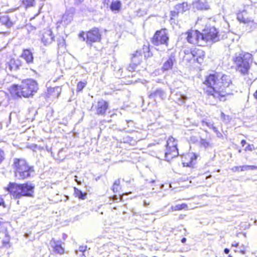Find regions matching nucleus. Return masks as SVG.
<instances>
[{"mask_svg": "<svg viewBox=\"0 0 257 257\" xmlns=\"http://www.w3.org/2000/svg\"><path fill=\"white\" fill-rule=\"evenodd\" d=\"M176 61L175 53H171L169 56V58L165 61L162 66V69L164 71H167L172 68L174 63Z\"/></svg>", "mask_w": 257, "mask_h": 257, "instance_id": "14", "label": "nucleus"}, {"mask_svg": "<svg viewBox=\"0 0 257 257\" xmlns=\"http://www.w3.org/2000/svg\"><path fill=\"white\" fill-rule=\"evenodd\" d=\"M204 32L208 41L216 42L220 40L218 31L214 27H207Z\"/></svg>", "mask_w": 257, "mask_h": 257, "instance_id": "9", "label": "nucleus"}, {"mask_svg": "<svg viewBox=\"0 0 257 257\" xmlns=\"http://www.w3.org/2000/svg\"><path fill=\"white\" fill-rule=\"evenodd\" d=\"M84 0H75V3L77 5H79L81 4Z\"/></svg>", "mask_w": 257, "mask_h": 257, "instance_id": "51", "label": "nucleus"}, {"mask_svg": "<svg viewBox=\"0 0 257 257\" xmlns=\"http://www.w3.org/2000/svg\"><path fill=\"white\" fill-rule=\"evenodd\" d=\"M86 42L88 45H91L92 43L99 42L101 35L98 28H94L86 33Z\"/></svg>", "mask_w": 257, "mask_h": 257, "instance_id": "8", "label": "nucleus"}, {"mask_svg": "<svg viewBox=\"0 0 257 257\" xmlns=\"http://www.w3.org/2000/svg\"><path fill=\"white\" fill-rule=\"evenodd\" d=\"M119 184H120V180H119V179H117L115 181V182L113 183V185L118 187L119 185Z\"/></svg>", "mask_w": 257, "mask_h": 257, "instance_id": "48", "label": "nucleus"}, {"mask_svg": "<svg viewBox=\"0 0 257 257\" xmlns=\"http://www.w3.org/2000/svg\"><path fill=\"white\" fill-rule=\"evenodd\" d=\"M27 28L28 31H32L35 30L36 28L31 25H27Z\"/></svg>", "mask_w": 257, "mask_h": 257, "instance_id": "46", "label": "nucleus"}, {"mask_svg": "<svg viewBox=\"0 0 257 257\" xmlns=\"http://www.w3.org/2000/svg\"><path fill=\"white\" fill-rule=\"evenodd\" d=\"M149 97L151 99H156L159 98L162 100L165 99L166 97V94L165 91L161 88L157 89L155 90L152 91Z\"/></svg>", "mask_w": 257, "mask_h": 257, "instance_id": "16", "label": "nucleus"}, {"mask_svg": "<svg viewBox=\"0 0 257 257\" xmlns=\"http://www.w3.org/2000/svg\"><path fill=\"white\" fill-rule=\"evenodd\" d=\"M186 241V238H185V237H183L182 239H181V242L182 243H185V242Z\"/></svg>", "mask_w": 257, "mask_h": 257, "instance_id": "57", "label": "nucleus"}, {"mask_svg": "<svg viewBox=\"0 0 257 257\" xmlns=\"http://www.w3.org/2000/svg\"><path fill=\"white\" fill-rule=\"evenodd\" d=\"M171 93L173 97V99L179 104L184 103L187 99L186 96L181 94L180 92H175V90L171 89Z\"/></svg>", "mask_w": 257, "mask_h": 257, "instance_id": "15", "label": "nucleus"}, {"mask_svg": "<svg viewBox=\"0 0 257 257\" xmlns=\"http://www.w3.org/2000/svg\"><path fill=\"white\" fill-rule=\"evenodd\" d=\"M144 205L145 206H147L148 205H149V203H147L146 201H144Z\"/></svg>", "mask_w": 257, "mask_h": 257, "instance_id": "58", "label": "nucleus"}, {"mask_svg": "<svg viewBox=\"0 0 257 257\" xmlns=\"http://www.w3.org/2000/svg\"><path fill=\"white\" fill-rule=\"evenodd\" d=\"M203 88L210 103L215 104L224 101L233 94L234 86L229 76L219 73L211 74L205 78Z\"/></svg>", "mask_w": 257, "mask_h": 257, "instance_id": "1", "label": "nucleus"}, {"mask_svg": "<svg viewBox=\"0 0 257 257\" xmlns=\"http://www.w3.org/2000/svg\"><path fill=\"white\" fill-rule=\"evenodd\" d=\"M112 1V0H103V3L108 7L111 3Z\"/></svg>", "mask_w": 257, "mask_h": 257, "instance_id": "43", "label": "nucleus"}, {"mask_svg": "<svg viewBox=\"0 0 257 257\" xmlns=\"http://www.w3.org/2000/svg\"><path fill=\"white\" fill-rule=\"evenodd\" d=\"M52 90V92L54 93V96L58 97L61 92V88L59 86H57L53 88H51L50 90Z\"/></svg>", "mask_w": 257, "mask_h": 257, "instance_id": "31", "label": "nucleus"}, {"mask_svg": "<svg viewBox=\"0 0 257 257\" xmlns=\"http://www.w3.org/2000/svg\"><path fill=\"white\" fill-rule=\"evenodd\" d=\"M240 169V166H235L231 169V170L233 172L238 171Z\"/></svg>", "mask_w": 257, "mask_h": 257, "instance_id": "47", "label": "nucleus"}, {"mask_svg": "<svg viewBox=\"0 0 257 257\" xmlns=\"http://www.w3.org/2000/svg\"><path fill=\"white\" fill-rule=\"evenodd\" d=\"M86 83L84 82L80 81L78 83L77 85V91H81L86 86Z\"/></svg>", "mask_w": 257, "mask_h": 257, "instance_id": "35", "label": "nucleus"}, {"mask_svg": "<svg viewBox=\"0 0 257 257\" xmlns=\"http://www.w3.org/2000/svg\"><path fill=\"white\" fill-rule=\"evenodd\" d=\"M35 185L31 183L24 184L10 183L7 190L14 198H20L22 196H34Z\"/></svg>", "mask_w": 257, "mask_h": 257, "instance_id": "4", "label": "nucleus"}, {"mask_svg": "<svg viewBox=\"0 0 257 257\" xmlns=\"http://www.w3.org/2000/svg\"><path fill=\"white\" fill-rule=\"evenodd\" d=\"M179 155L177 146L172 145L167 147V151L165 153L166 159L169 161L170 159L178 156Z\"/></svg>", "mask_w": 257, "mask_h": 257, "instance_id": "12", "label": "nucleus"}, {"mask_svg": "<svg viewBox=\"0 0 257 257\" xmlns=\"http://www.w3.org/2000/svg\"><path fill=\"white\" fill-rule=\"evenodd\" d=\"M172 145L177 146V143L175 142V139L172 137H169L167 142V147L172 146Z\"/></svg>", "mask_w": 257, "mask_h": 257, "instance_id": "33", "label": "nucleus"}, {"mask_svg": "<svg viewBox=\"0 0 257 257\" xmlns=\"http://www.w3.org/2000/svg\"><path fill=\"white\" fill-rule=\"evenodd\" d=\"M228 257H232V256L230 254L228 255Z\"/></svg>", "mask_w": 257, "mask_h": 257, "instance_id": "64", "label": "nucleus"}, {"mask_svg": "<svg viewBox=\"0 0 257 257\" xmlns=\"http://www.w3.org/2000/svg\"><path fill=\"white\" fill-rule=\"evenodd\" d=\"M74 195L75 197H77L81 199H84L86 197V196L87 195L85 193H83L81 190H79L78 189L76 188V187H74Z\"/></svg>", "mask_w": 257, "mask_h": 257, "instance_id": "27", "label": "nucleus"}, {"mask_svg": "<svg viewBox=\"0 0 257 257\" xmlns=\"http://www.w3.org/2000/svg\"><path fill=\"white\" fill-rule=\"evenodd\" d=\"M142 55L141 51H137L135 53L133 54L132 57V64L130 67L133 69L135 67L139 64L142 60Z\"/></svg>", "mask_w": 257, "mask_h": 257, "instance_id": "17", "label": "nucleus"}, {"mask_svg": "<svg viewBox=\"0 0 257 257\" xmlns=\"http://www.w3.org/2000/svg\"><path fill=\"white\" fill-rule=\"evenodd\" d=\"M169 40L168 30L166 29H162L155 33L152 38V42L156 46L163 45L167 47L168 45Z\"/></svg>", "mask_w": 257, "mask_h": 257, "instance_id": "6", "label": "nucleus"}, {"mask_svg": "<svg viewBox=\"0 0 257 257\" xmlns=\"http://www.w3.org/2000/svg\"><path fill=\"white\" fill-rule=\"evenodd\" d=\"M0 206H3L4 207H6V205L4 199L0 196Z\"/></svg>", "mask_w": 257, "mask_h": 257, "instance_id": "45", "label": "nucleus"}, {"mask_svg": "<svg viewBox=\"0 0 257 257\" xmlns=\"http://www.w3.org/2000/svg\"><path fill=\"white\" fill-rule=\"evenodd\" d=\"M237 19L239 22L244 24L249 23L250 21V19L248 16L246 10H244L242 12L238 13L237 15Z\"/></svg>", "mask_w": 257, "mask_h": 257, "instance_id": "21", "label": "nucleus"}, {"mask_svg": "<svg viewBox=\"0 0 257 257\" xmlns=\"http://www.w3.org/2000/svg\"><path fill=\"white\" fill-rule=\"evenodd\" d=\"M117 187H118L117 186H114L113 185L112 190L114 192L117 191Z\"/></svg>", "mask_w": 257, "mask_h": 257, "instance_id": "50", "label": "nucleus"}, {"mask_svg": "<svg viewBox=\"0 0 257 257\" xmlns=\"http://www.w3.org/2000/svg\"><path fill=\"white\" fill-rule=\"evenodd\" d=\"M240 170L241 171H245L248 170V165H243L240 166Z\"/></svg>", "mask_w": 257, "mask_h": 257, "instance_id": "41", "label": "nucleus"}, {"mask_svg": "<svg viewBox=\"0 0 257 257\" xmlns=\"http://www.w3.org/2000/svg\"><path fill=\"white\" fill-rule=\"evenodd\" d=\"M21 57L23 58L28 64L33 63L34 57L32 52L29 49L24 50Z\"/></svg>", "mask_w": 257, "mask_h": 257, "instance_id": "19", "label": "nucleus"}, {"mask_svg": "<svg viewBox=\"0 0 257 257\" xmlns=\"http://www.w3.org/2000/svg\"><path fill=\"white\" fill-rule=\"evenodd\" d=\"M224 252L226 254H228L229 252V249L227 248H225L224 250Z\"/></svg>", "mask_w": 257, "mask_h": 257, "instance_id": "53", "label": "nucleus"}, {"mask_svg": "<svg viewBox=\"0 0 257 257\" xmlns=\"http://www.w3.org/2000/svg\"><path fill=\"white\" fill-rule=\"evenodd\" d=\"M57 41L59 47H62L65 45V40L63 37L58 38Z\"/></svg>", "mask_w": 257, "mask_h": 257, "instance_id": "32", "label": "nucleus"}, {"mask_svg": "<svg viewBox=\"0 0 257 257\" xmlns=\"http://www.w3.org/2000/svg\"><path fill=\"white\" fill-rule=\"evenodd\" d=\"M211 128L213 130V131L214 132H217V131H218V130H217V128L215 126H213Z\"/></svg>", "mask_w": 257, "mask_h": 257, "instance_id": "56", "label": "nucleus"}, {"mask_svg": "<svg viewBox=\"0 0 257 257\" xmlns=\"http://www.w3.org/2000/svg\"><path fill=\"white\" fill-rule=\"evenodd\" d=\"M112 199L113 201H116L118 199V198L116 195H114L112 197Z\"/></svg>", "mask_w": 257, "mask_h": 257, "instance_id": "55", "label": "nucleus"}, {"mask_svg": "<svg viewBox=\"0 0 257 257\" xmlns=\"http://www.w3.org/2000/svg\"><path fill=\"white\" fill-rule=\"evenodd\" d=\"M0 23L6 26L7 28H10L14 24L11 17L8 15L0 16Z\"/></svg>", "mask_w": 257, "mask_h": 257, "instance_id": "20", "label": "nucleus"}, {"mask_svg": "<svg viewBox=\"0 0 257 257\" xmlns=\"http://www.w3.org/2000/svg\"><path fill=\"white\" fill-rule=\"evenodd\" d=\"M73 19V14L66 12L62 17V21L66 24H68L71 22Z\"/></svg>", "mask_w": 257, "mask_h": 257, "instance_id": "26", "label": "nucleus"}, {"mask_svg": "<svg viewBox=\"0 0 257 257\" xmlns=\"http://www.w3.org/2000/svg\"><path fill=\"white\" fill-rule=\"evenodd\" d=\"M108 107V103L103 99H101L98 101L96 106V113L98 115H103L105 113Z\"/></svg>", "mask_w": 257, "mask_h": 257, "instance_id": "11", "label": "nucleus"}, {"mask_svg": "<svg viewBox=\"0 0 257 257\" xmlns=\"http://www.w3.org/2000/svg\"><path fill=\"white\" fill-rule=\"evenodd\" d=\"M202 124H205L210 128H211L214 125L211 122H205L204 121H202Z\"/></svg>", "mask_w": 257, "mask_h": 257, "instance_id": "40", "label": "nucleus"}, {"mask_svg": "<svg viewBox=\"0 0 257 257\" xmlns=\"http://www.w3.org/2000/svg\"><path fill=\"white\" fill-rule=\"evenodd\" d=\"M51 246L53 248V251L57 253L62 254L64 252V249L61 246V240H56L52 238L50 242Z\"/></svg>", "mask_w": 257, "mask_h": 257, "instance_id": "13", "label": "nucleus"}, {"mask_svg": "<svg viewBox=\"0 0 257 257\" xmlns=\"http://www.w3.org/2000/svg\"><path fill=\"white\" fill-rule=\"evenodd\" d=\"M197 31H191L187 33V40L190 43L196 45L197 43Z\"/></svg>", "mask_w": 257, "mask_h": 257, "instance_id": "22", "label": "nucleus"}, {"mask_svg": "<svg viewBox=\"0 0 257 257\" xmlns=\"http://www.w3.org/2000/svg\"><path fill=\"white\" fill-rule=\"evenodd\" d=\"M87 248V246H80L79 248V250L81 252H84Z\"/></svg>", "mask_w": 257, "mask_h": 257, "instance_id": "42", "label": "nucleus"}, {"mask_svg": "<svg viewBox=\"0 0 257 257\" xmlns=\"http://www.w3.org/2000/svg\"><path fill=\"white\" fill-rule=\"evenodd\" d=\"M254 149V147L253 145L248 144L244 149L245 151H252Z\"/></svg>", "mask_w": 257, "mask_h": 257, "instance_id": "39", "label": "nucleus"}, {"mask_svg": "<svg viewBox=\"0 0 257 257\" xmlns=\"http://www.w3.org/2000/svg\"><path fill=\"white\" fill-rule=\"evenodd\" d=\"M256 169H257V166H256L248 165V170H256Z\"/></svg>", "mask_w": 257, "mask_h": 257, "instance_id": "44", "label": "nucleus"}, {"mask_svg": "<svg viewBox=\"0 0 257 257\" xmlns=\"http://www.w3.org/2000/svg\"><path fill=\"white\" fill-rule=\"evenodd\" d=\"M34 0H22L23 4L26 7L32 6L34 3Z\"/></svg>", "mask_w": 257, "mask_h": 257, "instance_id": "36", "label": "nucleus"}, {"mask_svg": "<svg viewBox=\"0 0 257 257\" xmlns=\"http://www.w3.org/2000/svg\"><path fill=\"white\" fill-rule=\"evenodd\" d=\"M203 52L199 50H191L190 53L188 54L189 55V57L193 58L194 60H196L198 63H201L203 61V58L201 56Z\"/></svg>", "mask_w": 257, "mask_h": 257, "instance_id": "18", "label": "nucleus"}, {"mask_svg": "<svg viewBox=\"0 0 257 257\" xmlns=\"http://www.w3.org/2000/svg\"><path fill=\"white\" fill-rule=\"evenodd\" d=\"M187 208V204L183 203L181 204H177L175 206H172L171 207V211L180 210Z\"/></svg>", "mask_w": 257, "mask_h": 257, "instance_id": "29", "label": "nucleus"}, {"mask_svg": "<svg viewBox=\"0 0 257 257\" xmlns=\"http://www.w3.org/2000/svg\"><path fill=\"white\" fill-rule=\"evenodd\" d=\"M197 43L196 45L199 46H203L205 43L208 42L207 38H206V35H205L204 32L201 33L198 31H197Z\"/></svg>", "mask_w": 257, "mask_h": 257, "instance_id": "23", "label": "nucleus"}, {"mask_svg": "<svg viewBox=\"0 0 257 257\" xmlns=\"http://www.w3.org/2000/svg\"><path fill=\"white\" fill-rule=\"evenodd\" d=\"M12 94L21 97H29L33 95L38 90L36 82L32 79H27L23 81L20 85L14 84L10 88Z\"/></svg>", "mask_w": 257, "mask_h": 257, "instance_id": "2", "label": "nucleus"}, {"mask_svg": "<svg viewBox=\"0 0 257 257\" xmlns=\"http://www.w3.org/2000/svg\"><path fill=\"white\" fill-rule=\"evenodd\" d=\"M5 158V154L3 150L0 149V164Z\"/></svg>", "mask_w": 257, "mask_h": 257, "instance_id": "38", "label": "nucleus"}, {"mask_svg": "<svg viewBox=\"0 0 257 257\" xmlns=\"http://www.w3.org/2000/svg\"><path fill=\"white\" fill-rule=\"evenodd\" d=\"M196 7L198 10H207L209 6L207 3H203L199 1L196 4Z\"/></svg>", "mask_w": 257, "mask_h": 257, "instance_id": "30", "label": "nucleus"}, {"mask_svg": "<svg viewBox=\"0 0 257 257\" xmlns=\"http://www.w3.org/2000/svg\"><path fill=\"white\" fill-rule=\"evenodd\" d=\"M79 37L80 38H82L83 41H85V37H84V32H82V33H80L79 35Z\"/></svg>", "mask_w": 257, "mask_h": 257, "instance_id": "49", "label": "nucleus"}, {"mask_svg": "<svg viewBox=\"0 0 257 257\" xmlns=\"http://www.w3.org/2000/svg\"><path fill=\"white\" fill-rule=\"evenodd\" d=\"M12 167L15 177L18 180H24L31 177L34 173V167L30 166L27 161L22 158H14Z\"/></svg>", "mask_w": 257, "mask_h": 257, "instance_id": "3", "label": "nucleus"}, {"mask_svg": "<svg viewBox=\"0 0 257 257\" xmlns=\"http://www.w3.org/2000/svg\"><path fill=\"white\" fill-rule=\"evenodd\" d=\"M200 144L205 148L211 147V145L210 143L205 139H201L200 140Z\"/></svg>", "mask_w": 257, "mask_h": 257, "instance_id": "34", "label": "nucleus"}, {"mask_svg": "<svg viewBox=\"0 0 257 257\" xmlns=\"http://www.w3.org/2000/svg\"><path fill=\"white\" fill-rule=\"evenodd\" d=\"M151 183H154V182H155V180H152L151 181Z\"/></svg>", "mask_w": 257, "mask_h": 257, "instance_id": "62", "label": "nucleus"}, {"mask_svg": "<svg viewBox=\"0 0 257 257\" xmlns=\"http://www.w3.org/2000/svg\"><path fill=\"white\" fill-rule=\"evenodd\" d=\"M127 123H128L129 122H132V120H126Z\"/></svg>", "mask_w": 257, "mask_h": 257, "instance_id": "61", "label": "nucleus"}, {"mask_svg": "<svg viewBox=\"0 0 257 257\" xmlns=\"http://www.w3.org/2000/svg\"><path fill=\"white\" fill-rule=\"evenodd\" d=\"M175 9L179 12V13H183L188 10V6L186 3L179 4L175 6Z\"/></svg>", "mask_w": 257, "mask_h": 257, "instance_id": "25", "label": "nucleus"}, {"mask_svg": "<svg viewBox=\"0 0 257 257\" xmlns=\"http://www.w3.org/2000/svg\"><path fill=\"white\" fill-rule=\"evenodd\" d=\"M179 14V12H178L176 10H175L174 11H172L171 12V19H175L176 17L178 16Z\"/></svg>", "mask_w": 257, "mask_h": 257, "instance_id": "37", "label": "nucleus"}, {"mask_svg": "<svg viewBox=\"0 0 257 257\" xmlns=\"http://www.w3.org/2000/svg\"><path fill=\"white\" fill-rule=\"evenodd\" d=\"M54 36L50 29L44 30L42 34L41 41L45 45L51 44L54 41Z\"/></svg>", "mask_w": 257, "mask_h": 257, "instance_id": "10", "label": "nucleus"}, {"mask_svg": "<svg viewBox=\"0 0 257 257\" xmlns=\"http://www.w3.org/2000/svg\"><path fill=\"white\" fill-rule=\"evenodd\" d=\"M75 181L78 184L80 185L81 184V182L80 181H78V179H76V178H77L76 176H75Z\"/></svg>", "mask_w": 257, "mask_h": 257, "instance_id": "54", "label": "nucleus"}, {"mask_svg": "<svg viewBox=\"0 0 257 257\" xmlns=\"http://www.w3.org/2000/svg\"><path fill=\"white\" fill-rule=\"evenodd\" d=\"M22 65V62L19 59L13 58L8 59L5 64V69L7 72L16 73Z\"/></svg>", "mask_w": 257, "mask_h": 257, "instance_id": "7", "label": "nucleus"}, {"mask_svg": "<svg viewBox=\"0 0 257 257\" xmlns=\"http://www.w3.org/2000/svg\"><path fill=\"white\" fill-rule=\"evenodd\" d=\"M246 141L244 140H242L241 141V144L242 147H243L246 144Z\"/></svg>", "mask_w": 257, "mask_h": 257, "instance_id": "52", "label": "nucleus"}, {"mask_svg": "<svg viewBox=\"0 0 257 257\" xmlns=\"http://www.w3.org/2000/svg\"><path fill=\"white\" fill-rule=\"evenodd\" d=\"M110 9L112 11L119 12L121 7V3L119 1L112 2L109 5Z\"/></svg>", "mask_w": 257, "mask_h": 257, "instance_id": "24", "label": "nucleus"}, {"mask_svg": "<svg viewBox=\"0 0 257 257\" xmlns=\"http://www.w3.org/2000/svg\"><path fill=\"white\" fill-rule=\"evenodd\" d=\"M225 116V114L224 113L222 112L221 113V117L223 118L224 116Z\"/></svg>", "mask_w": 257, "mask_h": 257, "instance_id": "60", "label": "nucleus"}, {"mask_svg": "<svg viewBox=\"0 0 257 257\" xmlns=\"http://www.w3.org/2000/svg\"><path fill=\"white\" fill-rule=\"evenodd\" d=\"M241 252L244 254L245 253V251H241Z\"/></svg>", "mask_w": 257, "mask_h": 257, "instance_id": "63", "label": "nucleus"}, {"mask_svg": "<svg viewBox=\"0 0 257 257\" xmlns=\"http://www.w3.org/2000/svg\"><path fill=\"white\" fill-rule=\"evenodd\" d=\"M234 61L236 65V70L242 74H247L252 62V55L248 53H241L236 56Z\"/></svg>", "mask_w": 257, "mask_h": 257, "instance_id": "5", "label": "nucleus"}, {"mask_svg": "<svg viewBox=\"0 0 257 257\" xmlns=\"http://www.w3.org/2000/svg\"><path fill=\"white\" fill-rule=\"evenodd\" d=\"M238 243H235V244H232V246H235V247H236V246H238Z\"/></svg>", "mask_w": 257, "mask_h": 257, "instance_id": "59", "label": "nucleus"}, {"mask_svg": "<svg viewBox=\"0 0 257 257\" xmlns=\"http://www.w3.org/2000/svg\"><path fill=\"white\" fill-rule=\"evenodd\" d=\"M188 157L190 159V161L188 163H186V166L191 167L194 164V161L197 158V155L195 154H190L188 155Z\"/></svg>", "mask_w": 257, "mask_h": 257, "instance_id": "28", "label": "nucleus"}]
</instances>
